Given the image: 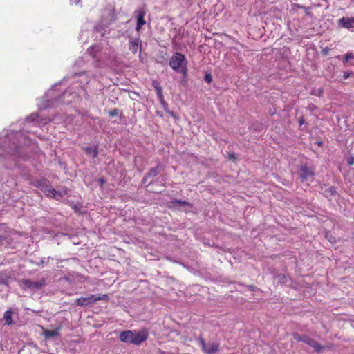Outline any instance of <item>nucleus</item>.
<instances>
[{"mask_svg": "<svg viewBox=\"0 0 354 354\" xmlns=\"http://www.w3.org/2000/svg\"><path fill=\"white\" fill-rule=\"evenodd\" d=\"M174 204H179V205H187V206H189V207H192V205L187 202V201H181V200H178V199H176L174 201H173L172 202Z\"/></svg>", "mask_w": 354, "mask_h": 354, "instance_id": "obj_18", "label": "nucleus"}, {"mask_svg": "<svg viewBox=\"0 0 354 354\" xmlns=\"http://www.w3.org/2000/svg\"><path fill=\"white\" fill-rule=\"evenodd\" d=\"M201 350L206 354H214L219 350V344L216 342L206 343L204 338L201 335L198 339Z\"/></svg>", "mask_w": 354, "mask_h": 354, "instance_id": "obj_6", "label": "nucleus"}, {"mask_svg": "<svg viewBox=\"0 0 354 354\" xmlns=\"http://www.w3.org/2000/svg\"><path fill=\"white\" fill-rule=\"evenodd\" d=\"M156 114L160 115V113H159V111H156Z\"/></svg>", "mask_w": 354, "mask_h": 354, "instance_id": "obj_34", "label": "nucleus"}, {"mask_svg": "<svg viewBox=\"0 0 354 354\" xmlns=\"http://www.w3.org/2000/svg\"><path fill=\"white\" fill-rule=\"evenodd\" d=\"M12 310H6L4 313L3 319L7 325H12L13 324V320H12Z\"/></svg>", "mask_w": 354, "mask_h": 354, "instance_id": "obj_15", "label": "nucleus"}, {"mask_svg": "<svg viewBox=\"0 0 354 354\" xmlns=\"http://www.w3.org/2000/svg\"><path fill=\"white\" fill-rule=\"evenodd\" d=\"M23 284L30 290H39L46 285V281L44 279H41L37 281H32L28 279H23Z\"/></svg>", "mask_w": 354, "mask_h": 354, "instance_id": "obj_8", "label": "nucleus"}, {"mask_svg": "<svg viewBox=\"0 0 354 354\" xmlns=\"http://www.w3.org/2000/svg\"><path fill=\"white\" fill-rule=\"evenodd\" d=\"M148 337V331L146 329H142L140 330L122 331L119 335V339L122 342L138 346L145 342Z\"/></svg>", "mask_w": 354, "mask_h": 354, "instance_id": "obj_1", "label": "nucleus"}, {"mask_svg": "<svg viewBox=\"0 0 354 354\" xmlns=\"http://www.w3.org/2000/svg\"><path fill=\"white\" fill-rule=\"evenodd\" d=\"M163 109H165V111H168L169 109H168V104L167 103L165 102V100H164V96L162 95L161 98H158Z\"/></svg>", "mask_w": 354, "mask_h": 354, "instance_id": "obj_19", "label": "nucleus"}, {"mask_svg": "<svg viewBox=\"0 0 354 354\" xmlns=\"http://www.w3.org/2000/svg\"><path fill=\"white\" fill-rule=\"evenodd\" d=\"M348 77H349V75H348V74H346V73H344V78H348Z\"/></svg>", "mask_w": 354, "mask_h": 354, "instance_id": "obj_31", "label": "nucleus"}, {"mask_svg": "<svg viewBox=\"0 0 354 354\" xmlns=\"http://www.w3.org/2000/svg\"><path fill=\"white\" fill-rule=\"evenodd\" d=\"M167 113H169L171 117H173L174 118H176L177 117L176 116V115L174 114V112L168 110L166 111Z\"/></svg>", "mask_w": 354, "mask_h": 354, "instance_id": "obj_29", "label": "nucleus"}, {"mask_svg": "<svg viewBox=\"0 0 354 354\" xmlns=\"http://www.w3.org/2000/svg\"><path fill=\"white\" fill-rule=\"evenodd\" d=\"M297 7L299 8H304V9H305L306 15H309L310 14L309 8H305V7H304L302 6H300V5H297Z\"/></svg>", "mask_w": 354, "mask_h": 354, "instance_id": "obj_24", "label": "nucleus"}, {"mask_svg": "<svg viewBox=\"0 0 354 354\" xmlns=\"http://www.w3.org/2000/svg\"><path fill=\"white\" fill-rule=\"evenodd\" d=\"M329 241L332 242V238L329 237Z\"/></svg>", "mask_w": 354, "mask_h": 354, "instance_id": "obj_36", "label": "nucleus"}, {"mask_svg": "<svg viewBox=\"0 0 354 354\" xmlns=\"http://www.w3.org/2000/svg\"><path fill=\"white\" fill-rule=\"evenodd\" d=\"M109 296L107 294L102 295H91L86 297H80L76 300V304L80 306H88L95 304L97 301L100 300H109Z\"/></svg>", "mask_w": 354, "mask_h": 354, "instance_id": "obj_4", "label": "nucleus"}, {"mask_svg": "<svg viewBox=\"0 0 354 354\" xmlns=\"http://www.w3.org/2000/svg\"><path fill=\"white\" fill-rule=\"evenodd\" d=\"M84 152L95 158L98 156V148L97 146H88L84 148Z\"/></svg>", "mask_w": 354, "mask_h": 354, "instance_id": "obj_14", "label": "nucleus"}, {"mask_svg": "<svg viewBox=\"0 0 354 354\" xmlns=\"http://www.w3.org/2000/svg\"><path fill=\"white\" fill-rule=\"evenodd\" d=\"M183 339L185 342H187L188 340L191 341V339H188L187 337H183Z\"/></svg>", "mask_w": 354, "mask_h": 354, "instance_id": "obj_32", "label": "nucleus"}, {"mask_svg": "<svg viewBox=\"0 0 354 354\" xmlns=\"http://www.w3.org/2000/svg\"><path fill=\"white\" fill-rule=\"evenodd\" d=\"M229 158H230V160H236V156H235V154H234V153H231V154H230V156H229Z\"/></svg>", "mask_w": 354, "mask_h": 354, "instance_id": "obj_30", "label": "nucleus"}, {"mask_svg": "<svg viewBox=\"0 0 354 354\" xmlns=\"http://www.w3.org/2000/svg\"><path fill=\"white\" fill-rule=\"evenodd\" d=\"M329 241L332 242V238L329 237Z\"/></svg>", "mask_w": 354, "mask_h": 354, "instance_id": "obj_35", "label": "nucleus"}, {"mask_svg": "<svg viewBox=\"0 0 354 354\" xmlns=\"http://www.w3.org/2000/svg\"><path fill=\"white\" fill-rule=\"evenodd\" d=\"M119 111L118 109H113L109 112V115L111 117H114L118 115Z\"/></svg>", "mask_w": 354, "mask_h": 354, "instance_id": "obj_22", "label": "nucleus"}, {"mask_svg": "<svg viewBox=\"0 0 354 354\" xmlns=\"http://www.w3.org/2000/svg\"><path fill=\"white\" fill-rule=\"evenodd\" d=\"M338 24L346 28H354V17H342L338 21Z\"/></svg>", "mask_w": 354, "mask_h": 354, "instance_id": "obj_9", "label": "nucleus"}, {"mask_svg": "<svg viewBox=\"0 0 354 354\" xmlns=\"http://www.w3.org/2000/svg\"><path fill=\"white\" fill-rule=\"evenodd\" d=\"M293 338L297 342H304L310 347L313 348L317 352L320 351L322 346L314 339L306 335H300L299 333H294Z\"/></svg>", "mask_w": 354, "mask_h": 354, "instance_id": "obj_5", "label": "nucleus"}, {"mask_svg": "<svg viewBox=\"0 0 354 354\" xmlns=\"http://www.w3.org/2000/svg\"><path fill=\"white\" fill-rule=\"evenodd\" d=\"M61 330V326H58L54 330H47L43 329V334L46 338H50L58 336L59 335V331Z\"/></svg>", "mask_w": 354, "mask_h": 354, "instance_id": "obj_13", "label": "nucleus"}, {"mask_svg": "<svg viewBox=\"0 0 354 354\" xmlns=\"http://www.w3.org/2000/svg\"><path fill=\"white\" fill-rule=\"evenodd\" d=\"M101 187H102L103 185L105 183V180L103 178H101L98 180Z\"/></svg>", "mask_w": 354, "mask_h": 354, "instance_id": "obj_26", "label": "nucleus"}, {"mask_svg": "<svg viewBox=\"0 0 354 354\" xmlns=\"http://www.w3.org/2000/svg\"><path fill=\"white\" fill-rule=\"evenodd\" d=\"M137 12V25L136 30H140L142 27L145 24V12L144 10H138Z\"/></svg>", "mask_w": 354, "mask_h": 354, "instance_id": "obj_11", "label": "nucleus"}, {"mask_svg": "<svg viewBox=\"0 0 354 354\" xmlns=\"http://www.w3.org/2000/svg\"><path fill=\"white\" fill-rule=\"evenodd\" d=\"M353 58V54L351 52H348L345 55L344 62H348L350 59Z\"/></svg>", "mask_w": 354, "mask_h": 354, "instance_id": "obj_21", "label": "nucleus"}, {"mask_svg": "<svg viewBox=\"0 0 354 354\" xmlns=\"http://www.w3.org/2000/svg\"><path fill=\"white\" fill-rule=\"evenodd\" d=\"M324 93V89L323 88H319L317 91H313L311 93L312 95H317L318 97H322Z\"/></svg>", "mask_w": 354, "mask_h": 354, "instance_id": "obj_20", "label": "nucleus"}, {"mask_svg": "<svg viewBox=\"0 0 354 354\" xmlns=\"http://www.w3.org/2000/svg\"><path fill=\"white\" fill-rule=\"evenodd\" d=\"M348 164L349 165H352L354 164V157L351 156V157H349L348 159Z\"/></svg>", "mask_w": 354, "mask_h": 354, "instance_id": "obj_25", "label": "nucleus"}, {"mask_svg": "<svg viewBox=\"0 0 354 354\" xmlns=\"http://www.w3.org/2000/svg\"><path fill=\"white\" fill-rule=\"evenodd\" d=\"M204 80H205V82H207V83H210L212 80V77L210 73H207L205 75L204 77Z\"/></svg>", "mask_w": 354, "mask_h": 354, "instance_id": "obj_23", "label": "nucleus"}, {"mask_svg": "<svg viewBox=\"0 0 354 354\" xmlns=\"http://www.w3.org/2000/svg\"><path fill=\"white\" fill-rule=\"evenodd\" d=\"M169 65L174 71L181 73L184 77L187 76V61L183 54L174 53L169 59Z\"/></svg>", "mask_w": 354, "mask_h": 354, "instance_id": "obj_2", "label": "nucleus"}, {"mask_svg": "<svg viewBox=\"0 0 354 354\" xmlns=\"http://www.w3.org/2000/svg\"><path fill=\"white\" fill-rule=\"evenodd\" d=\"M153 86L157 92V96L158 98H161L162 94V87L158 81H153Z\"/></svg>", "mask_w": 354, "mask_h": 354, "instance_id": "obj_17", "label": "nucleus"}, {"mask_svg": "<svg viewBox=\"0 0 354 354\" xmlns=\"http://www.w3.org/2000/svg\"><path fill=\"white\" fill-rule=\"evenodd\" d=\"M141 41L139 38L131 39L129 40V50L133 53H137L138 49L141 48Z\"/></svg>", "mask_w": 354, "mask_h": 354, "instance_id": "obj_10", "label": "nucleus"}, {"mask_svg": "<svg viewBox=\"0 0 354 354\" xmlns=\"http://www.w3.org/2000/svg\"><path fill=\"white\" fill-rule=\"evenodd\" d=\"M337 194L336 189L334 187H330L324 190V195L327 198H330Z\"/></svg>", "mask_w": 354, "mask_h": 354, "instance_id": "obj_16", "label": "nucleus"}, {"mask_svg": "<svg viewBox=\"0 0 354 354\" xmlns=\"http://www.w3.org/2000/svg\"><path fill=\"white\" fill-rule=\"evenodd\" d=\"M162 168V165L158 163L156 167H152L149 169V172H147L144 178V180H146L148 178L156 177L158 175L160 170Z\"/></svg>", "mask_w": 354, "mask_h": 354, "instance_id": "obj_12", "label": "nucleus"}, {"mask_svg": "<svg viewBox=\"0 0 354 354\" xmlns=\"http://www.w3.org/2000/svg\"><path fill=\"white\" fill-rule=\"evenodd\" d=\"M315 175L313 170L308 167L306 164L302 165L300 167L299 176L302 182L308 180L309 178H313Z\"/></svg>", "mask_w": 354, "mask_h": 354, "instance_id": "obj_7", "label": "nucleus"}, {"mask_svg": "<svg viewBox=\"0 0 354 354\" xmlns=\"http://www.w3.org/2000/svg\"><path fill=\"white\" fill-rule=\"evenodd\" d=\"M36 186L43 191L48 197H51L56 200H59L62 198V192L55 189L46 178L38 180Z\"/></svg>", "mask_w": 354, "mask_h": 354, "instance_id": "obj_3", "label": "nucleus"}, {"mask_svg": "<svg viewBox=\"0 0 354 354\" xmlns=\"http://www.w3.org/2000/svg\"><path fill=\"white\" fill-rule=\"evenodd\" d=\"M62 194V197L64 195H66L68 194V189L66 187L64 188L62 191H60Z\"/></svg>", "mask_w": 354, "mask_h": 354, "instance_id": "obj_27", "label": "nucleus"}, {"mask_svg": "<svg viewBox=\"0 0 354 354\" xmlns=\"http://www.w3.org/2000/svg\"><path fill=\"white\" fill-rule=\"evenodd\" d=\"M328 51H329V48H325L322 50V53L323 55H328Z\"/></svg>", "mask_w": 354, "mask_h": 354, "instance_id": "obj_28", "label": "nucleus"}, {"mask_svg": "<svg viewBox=\"0 0 354 354\" xmlns=\"http://www.w3.org/2000/svg\"><path fill=\"white\" fill-rule=\"evenodd\" d=\"M303 123H304V120H301L300 121L299 124H300V125H301V124H303Z\"/></svg>", "mask_w": 354, "mask_h": 354, "instance_id": "obj_33", "label": "nucleus"}]
</instances>
